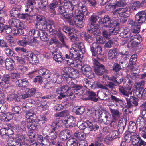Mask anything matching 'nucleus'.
<instances>
[{
  "instance_id": "nucleus-1",
  "label": "nucleus",
  "mask_w": 146,
  "mask_h": 146,
  "mask_svg": "<svg viewBox=\"0 0 146 146\" xmlns=\"http://www.w3.org/2000/svg\"><path fill=\"white\" fill-rule=\"evenodd\" d=\"M36 19L37 23L36 24V26L38 29H47V30L50 29V30H51V28L54 24L53 21L47 20L40 15H38Z\"/></svg>"
},
{
  "instance_id": "nucleus-2",
  "label": "nucleus",
  "mask_w": 146,
  "mask_h": 146,
  "mask_svg": "<svg viewBox=\"0 0 146 146\" xmlns=\"http://www.w3.org/2000/svg\"><path fill=\"white\" fill-rule=\"evenodd\" d=\"M104 26L106 28H113L115 26L119 27V24L116 21L111 20L109 16H105L102 19Z\"/></svg>"
},
{
  "instance_id": "nucleus-3",
  "label": "nucleus",
  "mask_w": 146,
  "mask_h": 146,
  "mask_svg": "<svg viewBox=\"0 0 146 146\" xmlns=\"http://www.w3.org/2000/svg\"><path fill=\"white\" fill-rule=\"evenodd\" d=\"M129 39L130 42L127 44V47L132 49L140 44L142 38L140 35H137L136 34L134 36L132 35L130 36Z\"/></svg>"
},
{
  "instance_id": "nucleus-4",
  "label": "nucleus",
  "mask_w": 146,
  "mask_h": 146,
  "mask_svg": "<svg viewBox=\"0 0 146 146\" xmlns=\"http://www.w3.org/2000/svg\"><path fill=\"white\" fill-rule=\"evenodd\" d=\"M94 70L96 74L98 75H102L104 73H107L108 70L105 69L104 66L100 64L96 60L94 61Z\"/></svg>"
},
{
  "instance_id": "nucleus-5",
  "label": "nucleus",
  "mask_w": 146,
  "mask_h": 146,
  "mask_svg": "<svg viewBox=\"0 0 146 146\" xmlns=\"http://www.w3.org/2000/svg\"><path fill=\"white\" fill-rule=\"evenodd\" d=\"M119 91L121 95L123 96L126 100V98H128L130 95L132 94L133 89L131 85L128 87H123L121 86H119Z\"/></svg>"
},
{
  "instance_id": "nucleus-6",
  "label": "nucleus",
  "mask_w": 146,
  "mask_h": 146,
  "mask_svg": "<svg viewBox=\"0 0 146 146\" xmlns=\"http://www.w3.org/2000/svg\"><path fill=\"white\" fill-rule=\"evenodd\" d=\"M51 30L50 29L49 30L50 33L51 35H54L55 36H58L60 40L64 45H65V42L64 41V39L66 38L64 34L62 33L60 30H58L55 29V27L52 26L51 28Z\"/></svg>"
},
{
  "instance_id": "nucleus-7",
  "label": "nucleus",
  "mask_w": 146,
  "mask_h": 146,
  "mask_svg": "<svg viewBox=\"0 0 146 146\" xmlns=\"http://www.w3.org/2000/svg\"><path fill=\"white\" fill-rule=\"evenodd\" d=\"M22 98L24 99L23 94L21 93V90H20L13 94H11L8 97L7 100L9 101L20 102Z\"/></svg>"
},
{
  "instance_id": "nucleus-8",
  "label": "nucleus",
  "mask_w": 146,
  "mask_h": 146,
  "mask_svg": "<svg viewBox=\"0 0 146 146\" xmlns=\"http://www.w3.org/2000/svg\"><path fill=\"white\" fill-rule=\"evenodd\" d=\"M25 113L26 118L29 120V122L35 121L37 118V116L34 113V109L27 108L23 110Z\"/></svg>"
},
{
  "instance_id": "nucleus-9",
  "label": "nucleus",
  "mask_w": 146,
  "mask_h": 146,
  "mask_svg": "<svg viewBox=\"0 0 146 146\" xmlns=\"http://www.w3.org/2000/svg\"><path fill=\"white\" fill-rule=\"evenodd\" d=\"M90 49L92 55L94 56L102 54V47L96 43H93L90 46Z\"/></svg>"
},
{
  "instance_id": "nucleus-10",
  "label": "nucleus",
  "mask_w": 146,
  "mask_h": 146,
  "mask_svg": "<svg viewBox=\"0 0 146 146\" xmlns=\"http://www.w3.org/2000/svg\"><path fill=\"white\" fill-rule=\"evenodd\" d=\"M87 30L88 32L95 36H98L100 33V30L98 26L96 25L89 24L87 27Z\"/></svg>"
},
{
  "instance_id": "nucleus-11",
  "label": "nucleus",
  "mask_w": 146,
  "mask_h": 146,
  "mask_svg": "<svg viewBox=\"0 0 146 146\" xmlns=\"http://www.w3.org/2000/svg\"><path fill=\"white\" fill-rule=\"evenodd\" d=\"M146 19V12L145 11H141L137 13L135 16V20H133L137 24L142 25Z\"/></svg>"
},
{
  "instance_id": "nucleus-12",
  "label": "nucleus",
  "mask_w": 146,
  "mask_h": 146,
  "mask_svg": "<svg viewBox=\"0 0 146 146\" xmlns=\"http://www.w3.org/2000/svg\"><path fill=\"white\" fill-rule=\"evenodd\" d=\"M109 94H110L108 88L102 90H99L97 91V96L98 99L103 100H107L109 99L108 97Z\"/></svg>"
},
{
  "instance_id": "nucleus-13",
  "label": "nucleus",
  "mask_w": 146,
  "mask_h": 146,
  "mask_svg": "<svg viewBox=\"0 0 146 146\" xmlns=\"http://www.w3.org/2000/svg\"><path fill=\"white\" fill-rule=\"evenodd\" d=\"M127 103L125 104V105L126 107L128 108H132L133 107V105L132 103L135 106H137L138 104L139 99L133 96H131L129 98H126V100Z\"/></svg>"
},
{
  "instance_id": "nucleus-14",
  "label": "nucleus",
  "mask_w": 146,
  "mask_h": 146,
  "mask_svg": "<svg viewBox=\"0 0 146 146\" xmlns=\"http://www.w3.org/2000/svg\"><path fill=\"white\" fill-rule=\"evenodd\" d=\"M53 59L57 62L61 63L63 60V58L62 54L59 50L57 48H55L51 50Z\"/></svg>"
},
{
  "instance_id": "nucleus-15",
  "label": "nucleus",
  "mask_w": 146,
  "mask_h": 146,
  "mask_svg": "<svg viewBox=\"0 0 146 146\" xmlns=\"http://www.w3.org/2000/svg\"><path fill=\"white\" fill-rule=\"evenodd\" d=\"M62 122L65 125L67 128L73 127L75 126L76 123L75 119L73 116L67 115L64 117V120Z\"/></svg>"
},
{
  "instance_id": "nucleus-16",
  "label": "nucleus",
  "mask_w": 146,
  "mask_h": 146,
  "mask_svg": "<svg viewBox=\"0 0 146 146\" xmlns=\"http://www.w3.org/2000/svg\"><path fill=\"white\" fill-rule=\"evenodd\" d=\"M9 26L10 27H14L17 28H22L23 24L22 22L16 18H12L9 20L8 21Z\"/></svg>"
},
{
  "instance_id": "nucleus-17",
  "label": "nucleus",
  "mask_w": 146,
  "mask_h": 146,
  "mask_svg": "<svg viewBox=\"0 0 146 146\" xmlns=\"http://www.w3.org/2000/svg\"><path fill=\"white\" fill-rule=\"evenodd\" d=\"M81 71L83 75L89 78H91V76L94 74L91 67L88 65H83L81 67Z\"/></svg>"
},
{
  "instance_id": "nucleus-18",
  "label": "nucleus",
  "mask_w": 146,
  "mask_h": 146,
  "mask_svg": "<svg viewBox=\"0 0 146 146\" xmlns=\"http://www.w3.org/2000/svg\"><path fill=\"white\" fill-rule=\"evenodd\" d=\"M111 102L109 103L110 105L114 106H118V104L120 106L123 107L124 106V104L123 100L113 95H111Z\"/></svg>"
},
{
  "instance_id": "nucleus-19",
  "label": "nucleus",
  "mask_w": 146,
  "mask_h": 146,
  "mask_svg": "<svg viewBox=\"0 0 146 146\" xmlns=\"http://www.w3.org/2000/svg\"><path fill=\"white\" fill-rule=\"evenodd\" d=\"M129 25L130 26L131 31L134 33H138L140 31L139 26L140 24H137L133 20H130L128 21Z\"/></svg>"
},
{
  "instance_id": "nucleus-20",
  "label": "nucleus",
  "mask_w": 146,
  "mask_h": 146,
  "mask_svg": "<svg viewBox=\"0 0 146 146\" xmlns=\"http://www.w3.org/2000/svg\"><path fill=\"white\" fill-rule=\"evenodd\" d=\"M72 87L73 91L76 95L78 96H84L85 95L86 90L83 88L82 86L75 84Z\"/></svg>"
},
{
  "instance_id": "nucleus-21",
  "label": "nucleus",
  "mask_w": 146,
  "mask_h": 146,
  "mask_svg": "<svg viewBox=\"0 0 146 146\" xmlns=\"http://www.w3.org/2000/svg\"><path fill=\"white\" fill-rule=\"evenodd\" d=\"M72 134L71 131L68 129H65L60 132L59 137L62 141H65L70 138Z\"/></svg>"
},
{
  "instance_id": "nucleus-22",
  "label": "nucleus",
  "mask_w": 146,
  "mask_h": 146,
  "mask_svg": "<svg viewBox=\"0 0 146 146\" xmlns=\"http://www.w3.org/2000/svg\"><path fill=\"white\" fill-rule=\"evenodd\" d=\"M21 6L18 5H15L13 6L11 11V12L9 15L11 17L19 18L21 13Z\"/></svg>"
},
{
  "instance_id": "nucleus-23",
  "label": "nucleus",
  "mask_w": 146,
  "mask_h": 146,
  "mask_svg": "<svg viewBox=\"0 0 146 146\" xmlns=\"http://www.w3.org/2000/svg\"><path fill=\"white\" fill-rule=\"evenodd\" d=\"M115 12L119 15L120 16L128 17L130 14V8H119L116 9Z\"/></svg>"
},
{
  "instance_id": "nucleus-24",
  "label": "nucleus",
  "mask_w": 146,
  "mask_h": 146,
  "mask_svg": "<svg viewBox=\"0 0 146 146\" xmlns=\"http://www.w3.org/2000/svg\"><path fill=\"white\" fill-rule=\"evenodd\" d=\"M111 120V115L108 112L104 113L102 115L100 121L102 123L106 125L109 123Z\"/></svg>"
},
{
  "instance_id": "nucleus-25",
  "label": "nucleus",
  "mask_w": 146,
  "mask_h": 146,
  "mask_svg": "<svg viewBox=\"0 0 146 146\" xmlns=\"http://www.w3.org/2000/svg\"><path fill=\"white\" fill-rule=\"evenodd\" d=\"M72 47L74 48L75 50H77L81 54H84L85 52L84 46L83 43L82 42L74 43Z\"/></svg>"
},
{
  "instance_id": "nucleus-26",
  "label": "nucleus",
  "mask_w": 146,
  "mask_h": 146,
  "mask_svg": "<svg viewBox=\"0 0 146 146\" xmlns=\"http://www.w3.org/2000/svg\"><path fill=\"white\" fill-rule=\"evenodd\" d=\"M119 55L117 48H114L110 49L108 52V58L110 60L117 59Z\"/></svg>"
},
{
  "instance_id": "nucleus-27",
  "label": "nucleus",
  "mask_w": 146,
  "mask_h": 146,
  "mask_svg": "<svg viewBox=\"0 0 146 146\" xmlns=\"http://www.w3.org/2000/svg\"><path fill=\"white\" fill-rule=\"evenodd\" d=\"M61 15L63 17L62 18L65 19L70 25L73 24L72 18L74 15L73 12H72L70 13H69L66 11L64 13H63Z\"/></svg>"
},
{
  "instance_id": "nucleus-28",
  "label": "nucleus",
  "mask_w": 146,
  "mask_h": 146,
  "mask_svg": "<svg viewBox=\"0 0 146 146\" xmlns=\"http://www.w3.org/2000/svg\"><path fill=\"white\" fill-rule=\"evenodd\" d=\"M16 84L19 87L25 88L28 86L29 82L26 78L19 79L16 82Z\"/></svg>"
},
{
  "instance_id": "nucleus-29",
  "label": "nucleus",
  "mask_w": 146,
  "mask_h": 146,
  "mask_svg": "<svg viewBox=\"0 0 146 146\" xmlns=\"http://www.w3.org/2000/svg\"><path fill=\"white\" fill-rule=\"evenodd\" d=\"M5 61V65L6 69L9 70H13L15 65L14 61L10 58H7Z\"/></svg>"
},
{
  "instance_id": "nucleus-30",
  "label": "nucleus",
  "mask_w": 146,
  "mask_h": 146,
  "mask_svg": "<svg viewBox=\"0 0 146 146\" xmlns=\"http://www.w3.org/2000/svg\"><path fill=\"white\" fill-rule=\"evenodd\" d=\"M85 93L88 96V100L97 102L98 100L97 94L94 92L86 90Z\"/></svg>"
},
{
  "instance_id": "nucleus-31",
  "label": "nucleus",
  "mask_w": 146,
  "mask_h": 146,
  "mask_svg": "<svg viewBox=\"0 0 146 146\" xmlns=\"http://www.w3.org/2000/svg\"><path fill=\"white\" fill-rule=\"evenodd\" d=\"M74 14L73 20L72 21L73 22L83 20L84 18V16L81 14V11H79L78 9H75Z\"/></svg>"
},
{
  "instance_id": "nucleus-32",
  "label": "nucleus",
  "mask_w": 146,
  "mask_h": 146,
  "mask_svg": "<svg viewBox=\"0 0 146 146\" xmlns=\"http://www.w3.org/2000/svg\"><path fill=\"white\" fill-rule=\"evenodd\" d=\"M36 90L33 88H27L25 90V94H23L24 99L31 97L35 93Z\"/></svg>"
},
{
  "instance_id": "nucleus-33",
  "label": "nucleus",
  "mask_w": 146,
  "mask_h": 146,
  "mask_svg": "<svg viewBox=\"0 0 146 146\" xmlns=\"http://www.w3.org/2000/svg\"><path fill=\"white\" fill-rule=\"evenodd\" d=\"M110 109L113 119L115 120H118L120 118V116L121 113L117 110L111 108H110Z\"/></svg>"
},
{
  "instance_id": "nucleus-34",
  "label": "nucleus",
  "mask_w": 146,
  "mask_h": 146,
  "mask_svg": "<svg viewBox=\"0 0 146 146\" xmlns=\"http://www.w3.org/2000/svg\"><path fill=\"white\" fill-rule=\"evenodd\" d=\"M86 2L84 1L80 2L78 4V8H81V14H83L84 16H85L88 13V11L86 7Z\"/></svg>"
},
{
  "instance_id": "nucleus-35",
  "label": "nucleus",
  "mask_w": 146,
  "mask_h": 146,
  "mask_svg": "<svg viewBox=\"0 0 146 146\" xmlns=\"http://www.w3.org/2000/svg\"><path fill=\"white\" fill-rule=\"evenodd\" d=\"M132 143L134 145H137L139 144L141 141H144L138 135H133L132 136Z\"/></svg>"
},
{
  "instance_id": "nucleus-36",
  "label": "nucleus",
  "mask_w": 146,
  "mask_h": 146,
  "mask_svg": "<svg viewBox=\"0 0 146 146\" xmlns=\"http://www.w3.org/2000/svg\"><path fill=\"white\" fill-rule=\"evenodd\" d=\"M73 68L68 67H64L62 73V78H66L67 77L66 76H70V73L73 72Z\"/></svg>"
},
{
  "instance_id": "nucleus-37",
  "label": "nucleus",
  "mask_w": 146,
  "mask_h": 146,
  "mask_svg": "<svg viewBox=\"0 0 146 146\" xmlns=\"http://www.w3.org/2000/svg\"><path fill=\"white\" fill-rule=\"evenodd\" d=\"M38 72L40 75H42L46 79L49 78L50 77L51 73L46 69H41L39 70Z\"/></svg>"
},
{
  "instance_id": "nucleus-38",
  "label": "nucleus",
  "mask_w": 146,
  "mask_h": 146,
  "mask_svg": "<svg viewBox=\"0 0 146 146\" xmlns=\"http://www.w3.org/2000/svg\"><path fill=\"white\" fill-rule=\"evenodd\" d=\"M119 35L124 38L129 37L130 36V33L127 29L123 27H121L119 30Z\"/></svg>"
},
{
  "instance_id": "nucleus-39",
  "label": "nucleus",
  "mask_w": 146,
  "mask_h": 146,
  "mask_svg": "<svg viewBox=\"0 0 146 146\" xmlns=\"http://www.w3.org/2000/svg\"><path fill=\"white\" fill-rule=\"evenodd\" d=\"M88 128L90 129V131L93 130L96 131L98 130L99 126L97 123L92 121L91 120L89 119Z\"/></svg>"
},
{
  "instance_id": "nucleus-40",
  "label": "nucleus",
  "mask_w": 146,
  "mask_h": 146,
  "mask_svg": "<svg viewBox=\"0 0 146 146\" xmlns=\"http://www.w3.org/2000/svg\"><path fill=\"white\" fill-rule=\"evenodd\" d=\"M75 50L74 48L72 47L70 49L69 52L70 54H73V57H72L75 60H80L81 59V54L77 50Z\"/></svg>"
},
{
  "instance_id": "nucleus-41",
  "label": "nucleus",
  "mask_w": 146,
  "mask_h": 146,
  "mask_svg": "<svg viewBox=\"0 0 146 146\" xmlns=\"http://www.w3.org/2000/svg\"><path fill=\"white\" fill-rule=\"evenodd\" d=\"M28 102L27 104L26 105L24 106L23 107V110L25 109H31L33 108L34 106H35L36 103V101L33 99H30L28 101Z\"/></svg>"
},
{
  "instance_id": "nucleus-42",
  "label": "nucleus",
  "mask_w": 146,
  "mask_h": 146,
  "mask_svg": "<svg viewBox=\"0 0 146 146\" xmlns=\"http://www.w3.org/2000/svg\"><path fill=\"white\" fill-rule=\"evenodd\" d=\"M89 122V120H87L86 121L83 122L81 121H80L78 122L77 124V126L80 129L83 130L86 129V128H88V123Z\"/></svg>"
},
{
  "instance_id": "nucleus-43",
  "label": "nucleus",
  "mask_w": 146,
  "mask_h": 146,
  "mask_svg": "<svg viewBox=\"0 0 146 146\" xmlns=\"http://www.w3.org/2000/svg\"><path fill=\"white\" fill-rule=\"evenodd\" d=\"M60 120V119H56V121L52 122L51 125L50 126L51 130L55 132H57L58 128L60 127V125L59 124Z\"/></svg>"
},
{
  "instance_id": "nucleus-44",
  "label": "nucleus",
  "mask_w": 146,
  "mask_h": 146,
  "mask_svg": "<svg viewBox=\"0 0 146 146\" xmlns=\"http://www.w3.org/2000/svg\"><path fill=\"white\" fill-rule=\"evenodd\" d=\"M83 84L87 89L90 90L93 88L94 84L93 82L87 79H84L83 80Z\"/></svg>"
},
{
  "instance_id": "nucleus-45",
  "label": "nucleus",
  "mask_w": 146,
  "mask_h": 146,
  "mask_svg": "<svg viewBox=\"0 0 146 146\" xmlns=\"http://www.w3.org/2000/svg\"><path fill=\"white\" fill-rule=\"evenodd\" d=\"M78 33L77 30H74L68 35L69 36V38L71 42H75L78 39Z\"/></svg>"
},
{
  "instance_id": "nucleus-46",
  "label": "nucleus",
  "mask_w": 146,
  "mask_h": 146,
  "mask_svg": "<svg viewBox=\"0 0 146 146\" xmlns=\"http://www.w3.org/2000/svg\"><path fill=\"white\" fill-rule=\"evenodd\" d=\"M73 87L71 86H69V85H64L61 87L58 88L56 89V92H61L63 93H65L68 92V91Z\"/></svg>"
},
{
  "instance_id": "nucleus-47",
  "label": "nucleus",
  "mask_w": 146,
  "mask_h": 146,
  "mask_svg": "<svg viewBox=\"0 0 146 146\" xmlns=\"http://www.w3.org/2000/svg\"><path fill=\"white\" fill-rule=\"evenodd\" d=\"M28 121H23L21 122L20 124L18 125L19 130L21 131H25L27 128H28Z\"/></svg>"
},
{
  "instance_id": "nucleus-48",
  "label": "nucleus",
  "mask_w": 146,
  "mask_h": 146,
  "mask_svg": "<svg viewBox=\"0 0 146 146\" xmlns=\"http://www.w3.org/2000/svg\"><path fill=\"white\" fill-rule=\"evenodd\" d=\"M41 30L33 29L31 30L29 33V35L33 36L34 38H38L40 35Z\"/></svg>"
},
{
  "instance_id": "nucleus-49",
  "label": "nucleus",
  "mask_w": 146,
  "mask_h": 146,
  "mask_svg": "<svg viewBox=\"0 0 146 146\" xmlns=\"http://www.w3.org/2000/svg\"><path fill=\"white\" fill-rule=\"evenodd\" d=\"M36 0H28L27 3V8L25 10L27 12H31L32 10V5L36 3Z\"/></svg>"
},
{
  "instance_id": "nucleus-50",
  "label": "nucleus",
  "mask_w": 146,
  "mask_h": 146,
  "mask_svg": "<svg viewBox=\"0 0 146 146\" xmlns=\"http://www.w3.org/2000/svg\"><path fill=\"white\" fill-rule=\"evenodd\" d=\"M123 63V62H120L119 64L117 63H114L112 69V70L116 74H118L120 70L122 69L120 64H122Z\"/></svg>"
},
{
  "instance_id": "nucleus-51",
  "label": "nucleus",
  "mask_w": 146,
  "mask_h": 146,
  "mask_svg": "<svg viewBox=\"0 0 146 146\" xmlns=\"http://www.w3.org/2000/svg\"><path fill=\"white\" fill-rule=\"evenodd\" d=\"M142 116H140L139 117L137 120V124L141 126L139 129H140L142 127L145 125L146 124V120Z\"/></svg>"
},
{
  "instance_id": "nucleus-52",
  "label": "nucleus",
  "mask_w": 146,
  "mask_h": 146,
  "mask_svg": "<svg viewBox=\"0 0 146 146\" xmlns=\"http://www.w3.org/2000/svg\"><path fill=\"white\" fill-rule=\"evenodd\" d=\"M66 78H63L65 80H66V83L69 86H73L75 84L74 83L75 80L74 78L72 77V76H66Z\"/></svg>"
},
{
  "instance_id": "nucleus-53",
  "label": "nucleus",
  "mask_w": 146,
  "mask_h": 146,
  "mask_svg": "<svg viewBox=\"0 0 146 146\" xmlns=\"http://www.w3.org/2000/svg\"><path fill=\"white\" fill-rule=\"evenodd\" d=\"M10 79V76L9 74H5L4 75L2 80V82L3 83L4 86L2 87V88L5 87L6 84H9Z\"/></svg>"
},
{
  "instance_id": "nucleus-54",
  "label": "nucleus",
  "mask_w": 146,
  "mask_h": 146,
  "mask_svg": "<svg viewBox=\"0 0 146 146\" xmlns=\"http://www.w3.org/2000/svg\"><path fill=\"white\" fill-rule=\"evenodd\" d=\"M39 127V125L35 121L29 122L28 123V128L32 130H35L38 129Z\"/></svg>"
},
{
  "instance_id": "nucleus-55",
  "label": "nucleus",
  "mask_w": 146,
  "mask_h": 146,
  "mask_svg": "<svg viewBox=\"0 0 146 146\" xmlns=\"http://www.w3.org/2000/svg\"><path fill=\"white\" fill-rule=\"evenodd\" d=\"M48 0H39L38 7L39 8L42 10H45L48 4Z\"/></svg>"
},
{
  "instance_id": "nucleus-56",
  "label": "nucleus",
  "mask_w": 146,
  "mask_h": 146,
  "mask_svg": "<svg viewBox=\"0 0 146 146\" xmlns=\"http://www.w3.org/2000/svg\"><path fill=\"white\" fill-rule=\"evenodd\" d=\"M129 131L131 133H134L137 129V127L135 123L132 121L129 122L128 127Z\"/></svg>"
},
{
  "instance_id": "nucleus-57",
  "label": "nucleus",
  "mask_w": 146,
  "mask_h": 146,
  "mask_svg": "<svg viewBox=\"0 0 146 146\" xmlns=\"http://www.w3.org/2000/svg\"><path fill=\"white\" fill-rule=\"evenodd\" d=\"M58 4V1L57 0H53L52 1V3L50 4L48 6L49 9L52 11L53 13L55 12V8L57 7Z\"/></svg>"
},
{
  "instance_id": "nucleus-58",
  "label": "nucleus",
  "mask_w": 146,
  "mask_h": 146,
  "mask_svg": "<svg viewBox=\"0 0 146 146\" xmlns=\"http://www.w3.org/2000/svg\"><path fill=\"white\" fill-rule=\"evenodd\" d=\"M78 144V141L75 138H70L67 141V146H77Z\"/></svg>"
},
{
  "instance_id": "nucleus-59",
  "label": "nucleus",
  "mask_w": 146,
  "mask_h": 146,
  "mask_svg": "<svg viewBox=\"0 0 146 146\" xmlns=\"http://www.w3.org/2000/svg\"><path fill=\"white\" fill-rule=\"evenodd\" d=\"M103 113L100 110H94L93 111V114L94 118L97 119H100Z\"/></svg>"
},
{
  "instance_id": "nucleus-60",
  "label": "nucleus",
  "mask_w": 146,
  "mask_h": 146,
  "mask_svg": "<svg viewBox=\"0 0 146 146\" xmlns=\"http://www.w3.org/2000/svg\"><path fill=\"white\" fill-rule=\"evenodd\" d=\"M4 51L6 55L9 57H12L15 55V52L14 51L7 47L5 48Z\"/></svg>"
},
{
  "instance_id": "nucleus-61",
  "label": "nucleus",
  "mask_w": 146,
  "mask_h": 146,
  "mask_svg": "<svg viewBox=\"0 0 146 146\" xmlns=\"http://www.w3.org/2000/svg\"><path fill=\"white\" fill-rule=\"evenodd\" d=\"M137 57V55L135 54H133L131 56L129 60V66H131L136 64Z\"/></svg>"
},
{
  "instance_id": "nucleus-62",
  "label": "nucleus",
  "mask_w": 146,
  "mask_h": 146,
  "mask_svg": "<svg viewBox=\"0 0 146 146\" xmlns=\"http://www.w3.org/2000/svg\"><path fill=\"white\" fill-rule=\"evenodd\" d=\"M131 133L128 131H126L125 133V136L124 140L126 141L127 143H129L130 141L132 138V135Z\"/></svg>"
},
{
  "instance_id": "nucleus-63",
  "label": "nucleus",
  "mask_w": 146,
  "mask_h": 146,
  "mask_svg": "<svg viewBox=\"0 0 146 146\" xmlns=\"http://www.w3.org/2000/svg\"><path fill=\"white\" fill-rule=\"evenodd\" d=\"M121 57L125 61H126L129 59L131 56V54L127 51L121 52L119 53Z\"/></svg>"
},
{
  "instance_id": "nucleus-64",
  "label": "nucleus",
  "mask_w": 146,
  "mask_h": 146,
  "mask_svg": "<svg viewBox=\"0 0 146 146\" xmlns=\"http://www.w3.org/2000/svg\"><path fill=\"white\" fill-rule=\"evenodd\" d=\"M74 135L80 140L84 139L86 137V135L84 133L78 131H76L74 133Z\"/></svg>"
}]
</instances>
